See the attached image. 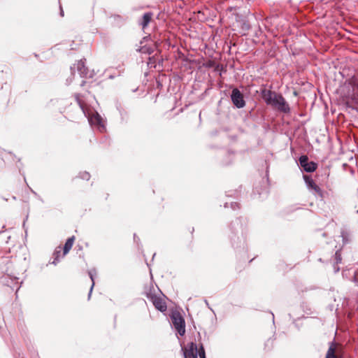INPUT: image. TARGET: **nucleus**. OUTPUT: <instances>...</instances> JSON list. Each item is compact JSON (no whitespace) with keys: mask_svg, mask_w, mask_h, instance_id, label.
Segmentation results:
<instances>
[{"mask_svg":"<svg viewBox=\"0 0 358 358\" xmlns=\"http://www.w3.org/2000/svg\"><path fill=\"white\" fill-rule=\"evenodd\" d=\"M348 86L350 88L345 95L346 103L358 107V73L348 80Z\"/></svg>","mask_w":358,"mask_h":358,"instance_id":"obj_1","label":"nucleus"},{"mask_svg":"<svg viewBox=\"0 0 358 358\" xmlns=\"http://www.w3.org/2000/svg\"><path fill=\"white\" fill-rule=\"evenodd\" d=\"M171 320L176 331L180 336H184L185 334V322L182 314L177 310L173 311L171 315Z\"/></svg>","mask_w":358,"mask_h":358,"instance_id":"obj_2","label":"nucleus"},{"mask_svg":"<svg viewBox=\"0 0 358 358\" xmlns=\"http://www.w3.org/2000/svg\"><path fill=\"white\" fill-rule=\"evenodd\" d=\"M85 61V59L77 61L73 64V68L77 69L82 78H92L94 76V72L90 71L86 66Z\"/></svg>","mask_w":358,"mask_h":358,"instance_id":"obj_3","label":"nucleus"},{"mask_svg":"<svg viewBox=\"0 0 358 358\" xmlns=\"http://www.w3.org/2000/svg\"><path fill=\"white\" fill-rule=\"evenodd\" d=\"M342 345L336 342H331L325 358H341L342 357Z\"/></svg>","mask_w":358,"mask_h":358,"instance_id":"obj_4","label":"nucleus"},{"mask_svg":"<svg viewBox=\"0 0 358 358\" xmlns=\"http://www.w3.org/2000/svg\"><path fill=\"white\" fill-rule=\"evenodd\" d=\"M147 297L152 301L157 310H160L161 312H164L166 310V303L162 297L152 294H147Z\"/></svg>","mask_w":358,"mask_h":358,"instance_id":"obj_5","label":"nucleus"},{"mask_svg":"<svg viewBox=\"0 0 358 358\" xmlns=\"http://www.w3.org/2000/svg\"><path fill=\"white\" fill-rule=\"evenodd\" d=\"M231 99L233 103L238 108H243L245 105L243 95L237 88L232 90Z\"/></svg>","mask_w":358,"mask_h":358,"instance_id":"obj_6","label":"nucleus"},{"mask_svg":"<svg viewBox=\"0 0 358 358\" xmlns=\"http://www.w3.org/2000/svg\"><path fill=\"white\" fill-rule=\"evenodd\" d=\"M299 163L301 166L306 171V172H313L316 170L317 165L316 163L313 162H309L308 158L306 155H302L299 158Z\"/></svg>","mask_w":358,"mask_h":358,"instance_id":"obj_7","label":"nucleus"},{"mask_svg":"<svg viewBox=\"0 0 358 358\" xmlns=\"http://www.w3.org/2000/svg\"><path fill=\"white\" fill-rule=\"evenodd\" d=\"M197 345L196 343L191 342L187 344V347L182 348L185 358H197Z\"/></svg>","mask_w":358,"mask_h":358,"instance_id":"obj_8","label":"nucleus"},{"mask_svg":"<svg viewBox=\"0 0 358 358\" xmlns=\"http://www.w3.org/2000/svg\"><path fill=\"white\" fill-rule=\"evenodd\" d=\"M303 179L308 185V188L313 190L319 196L323 197V192L320 187L313 181L309 176H303Z\"/></svg>","mask_w":358,"mask_h":358,"instance_id":"obj_9","label":"nucleus"},{"mask_svg":"<svg viewBox=\"0 0 358 358\" xmlns=\"http://www.w3.org/2000/svg\"><path fill=\"white\" fill-rule=\"evenodd\" d=\"M273 108L285 113H288L290 111L289 104L287 103V101L281 94L280 95V96H278V99L276 101V103L275 104Z\"/></svg>","mask_w":358,"mask_h":358,"instance_id":"obj_10","label":"nucleus"},{"mask_svg":"<svg viewBox=\"0 0 358 358\" xmlns=\"http://www.w3.org/2000/svg\"><path fill=\"white\" fill-rule=\"evenodd\" d=\"M91 121L93 122V124L98 126L101 132H104L106 131V127L103 118L99 113H96V114L91 117Z\"/></svg>","mask_w":358,"mask_h":358,"instance_id":"obj_11","label":"nucleus"},{"mask_svg":"<svg viewBox=\"0 0 358 358\" xmlns=\"http://www.w3.org/2000/svg\"><path fill=\"white\" fill-rule=\"evenodd\" d=\"M276 92L265 88L261 90V95L266 104L272 100V98L275 95Z\"/></svg>","mask_w":358,"mask_h":358,"instance_id":"obj_12","label":"nucleus"},{"mask_svg":"<svg viewBox=\"0 0 358 358\" xmlns=\"http://www.w3.org/2000/svg\"><path fill=\"white\" fill-rule=\"evenodd\" d=\"M153 14L150 12L146 13L143 15L141 21L139 24L141 26L143 29H145L152 19Z\"/></svg>","mask_w":358,"mask_h":358,"instance_id":"obj_13","label":"nucleus"},{"mask_svg":"<svg viewBox=\"0 0 358 358\" xmlns=\"http://www.w3.org/2000/svg\"><path fill=\"white\" fill-rule=\"evenodd\" d=\"M75 240L76 238L74 236L69 238L66 240L63 249V256H65L71 250Z\"/></svg>","mask_w":358,"mask_h":358,"instance_id":"obj_14","label":"nucleus"},{"mask_svg":"<svg viewBox=\"0 0 358 358\" xmlns=\"http://www.w3.org/2000/svg\"><path fill=\"white\" fill-rule=\"evenodd\" d=\"M342 262V257L341 253L340 250H337L335 253V263L334 264V267L336 272L339 271L340 268L338 266V264H341Z\"/></svg>","mask_w":358,"mask_h":358,"instance_id":"obj_15","label":"nucleus"},{"mask_svg":"<svg viewBox=\"0 0 358 358\" xmlns=\"http://www.w3.org/2000/svg\"><path fill=\"white\" fill-rule=\"evenodd\" d=\"M194 228L193 227H189L185 231V236L191 241L193 239V234Z\"/></svg>","mask_w":358,"mask_h":358,"instance_id":"obj_16","label":"nucleus"},{"mask_svg":"<svg viewBox=\"0 0 358 358\" xmlns=\"http://www.w3.org/2000/svg\"><path fill=\"white\" fill-rule=\"evenodd\" d=\"M198 356L200 358H206L205 349L202 344H201L197 348V357Z\"/></svg>","mask_w":358,"mask_h":358,"instance_id":"obj_17","label":"nucleus"},{"mask_svg":"<svg viewBox=\"0 0 358 358\" xmlns=\"http://www.w3.org/2000/svg\"><path fill=\"white\" fill-rule=\"evenodd\" d=\"M280 94L276 93L275 95L273 96V98H272V100L271 101V102H269L267 105H270V106L274 107L275 104L276 103V101L278 99V96H280Z\"/></svg>","mask_w":358,"mask_h":358,"instance_id":"obj_18","label":"nucleus"},{"mask_svg":"<svg viewBox=\"0 0 358 358\" xmlns=\"http://www.w3.org/2000/svg\"><path fill=\"white\" fill-rule=\"evenodd\" d=\"M89 275L91 278V280H92V285H91V288H90V294H89V296H90L91 293H92V289L94 286V276H93V273H92V271H89Z\"/></svg>","mask_w":358,"mask_h":358,"instance_id":"obj_19","label":"nucleus"},{"mask_svg":"<svg viewBox=\"0 0 358 358\" xmlns=\"http://www.w3.org/2000/svg\"><path fill=\"white\" fill-rule=\"evenodd\" d=\"M80 177L83 179L88 180L90 178V175L87 172H83L80 173Z\"/></svg>","mask_w":358,"mask_h":358,"instance_id":"obj_20","label":"nucleus"},{"mask_svg":"<svg viewBox=\"0 0 358 358\" xmlns=\"http://www.w3.org/2000/svg\"><path fill=\"white\" fill-rule=\"evenodd\" d=\"M59 254H60V251H57V252L55 253V255H57V257H56V258H57V257H59Z\"/></svg>","mask_w":358,"mask_h":358,"instance_id":"obj_21","label":"nucleus"},{"mask_svg":"<svg viewBox=\"0 0 358 358\" xmlns=\"http://www.w3.org/2000/svg\"><path fill=\"white\" fill-rule=\"evenodd\" d=\"M86 82L83 80L81 83V86H84L85 85Z\"/></svg>","mask_w":358,"mask_h":358,"instance_id":"obj_22","label":"nucleus"},{"mask_svg":"<svg viewBox=\"0 0 358 358\" xmlns=\"http://www.w3.org/2000/svg\"><path fill=\"white\" fill-rule=\"evenodd\" d=\"M357 213H358V210H357Z\"/></svg>","mask_w":358,"mask_h":358,"instance_id":"obj_23","label":"nucleus"}]
</instances>
